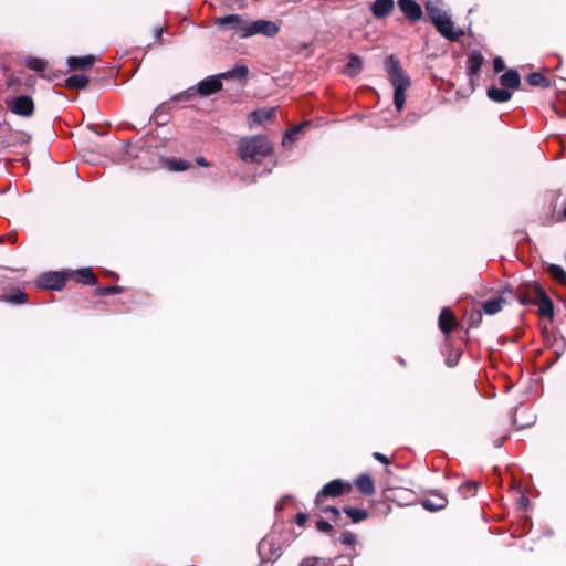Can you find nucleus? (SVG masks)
Listing matches in <instances>:
<instances>
[{
    "mask_svg": "<svg viewBox=\"0 0 566 566\" xmlns=\"http://www.w3.org/2000/svg\"><path fill=\"white\" fill-rule=\"evenodd\" d=\"M433 25L444 39L451 42H457L462 35H464V30L454 25L450 14L442 18Z\"/></svg>",
    "mask_w": 566,
    "mask_h": 566,
    "instance_id": "obj_7",
    "label": "nucleus"
},
{
    "mask_svg": "<svg viewBox=\"0 0 566 566\" xmlns=\"http://www.w3.org/2000/svg\"><path fill=\"white\" fill-rule=\"evenodd\" d=\"M90 80L86 75L74 74L66 80V84L73 88H85Z\"/></svg>",
    "mask_w": 566,
    "mask_h": 566,
    "instance_id": "obj_26",
    "label": "nucleus"
},
{
    "mask_svg": "<svg viewBox=\"0 0 566 566\" xmlns=\"http://www.w3.org/2000/svg\"><path fill=\"white\" fill-rule=\"evenodd\" d=\"M350 490V484L344 482L343 480L335 479L328 483H326L323 489L317 493L315 503L319 505L323 497H335L344 494L346 491Z\"/></svg>",
    "mask_w": 566,
    "mask_h": 566,
    "instance_id": "obj_8",
    "label": "nucleus"
},
{
    "mask_svg": "<svg viewBox=\"0 0 566 566\" xmlns=\"http://www.w3.org/2000/svg\"><path fill=\"white\" fill-rule=\"evenodd\" d=\"M363 67V62L357 55H350L346 65V73L349 76L357 75Z\"/></svg>",
    "mask_w": 566,
    "mask_h": 566,
    "instance_id": "obj_25",
    "label": "nucleus"
},
{
    "mask_svg": "<svg viewBox=\"0 0 566 566\" xmlns=\"http://www.w3.org/2000/svg\"><path fill=\"white\" fill-rule=\"evenodd\" d=\"M518 302L522 305H537L538 314L543 317L552 318L554 315L553 302L536 283L526 285L525 290L518 295Z\"/></svg>",
    "mask_w": 566,
    "mask_h": 566,
    "instance_id": "obj_3",
    "label": "nucleus"
},
{
    "mask_svg": "<svg viewBox=\"0 0 566 566\" xmlns=\"http://www.w3.org/2000/svg\"><path fill=\"white\" fill-rule=\"evenodd\" d=\"M486 94L491 101L496 102V103L507 102L512 97V93L509 90H506L505 87L500 88L496 86H492L488 90Z\"/></svg>",
    "mask_w": 566,
    "mask_h": 566,
    "instance_id": "obj_17",
    "label": "nucleus"
},
{
    "mask_svg": "<svg viewBox=\"0 0 566 566\" xmlns=\"http://www.w3.org/2000/svg\"><path fill=\"white\" fill-rule=\"evenodd\" d=\"M397 4L410 22H417L423 15L422 8L415 0H398Z\"/></svg>",
    "mask_w": 566,
    "mask_h": 566,
    "instance_id": "obj_11",
    "label": "nucleus"
},
{
    "mask_svg": "<svg viewBox=\"0 0 566 566\" xmlns=\"http://www.w3.org/2000/svg\"><path fill=\"white\" fill-rule=\"evenodd\" d=\"M527 82L532 86H547L548 85L546 77L543 74L537 73V72L530 74L527 77Z\"/></svg>",
    "mask_w": 566,
    "mask_h": 566,
    "instance_id": "obj_31",
    "label": "nucleus"
},
{
    "mask_svg": "<svg viewBox=\"0 0 566 566\" xmlns=\"http://www.w3.org/2000/svg\"><path fill=\"white\" fill-rule=\"evenodd\" d=\"M7 105L12 113L20 116H30L34 111L33 101L27 95H20L15 98L8 99Z\"/></svg>",
    "mask_w": 566,
    "mask_h": 566,
    "instance_id": "obj_9",
    "label": "nucleus"
},
{
    "mask_svg": "<svg viewBox=\"0 0 566 566\" xmlns=\"http://www.w3.org/2000/svg\"><path fill=\"white\" fill-rule=\"evenodd\" d=\"M506 295H512V291L503 290L497 297L484 302L482 305L484 313L488 315H494L499 313L503 306L509 303Z\"/></svg>",
    "mask_w": 566,
    "mask_h": 566,
    "instance_id": "obj_12",
    "label": "nucleus"
},
{
    "mask_svg": "<svg viewBox=\"0 0 566 566\" xmlns=\"http://www.w3.org/2000/svg\"><path fill=\"white\" fill-rule=\"evenodd\" d=\"M95 62V56L86 55L82 57L70 56L67 59V65L70 69H86Z\"/></svg>",
    "mask_w": 566,
    "mask_h": 566,
    "instance_id": "obj_19",
    "label": "nucleus"
},
{
    "mask_svg": "<svg viewBox=\"0 0 566 566\" xmlns=\"http://www.w3.org/2000/svg\"><path fill=\"white\" fill-rule=\"evenodd\" d=\"M274 109H258L254 111L250 116V126L261 124L272 117Z\"/></svg>",
    "mask_w": 566,
    "mask_h": 566,
    "instance_id": "obj_22",
    "label": "nucleus"
},
{
    "mask_svg": "<svg viewBox=\"0 0 566 566\" xmlns=\"http://www.w3.org/2000/svg\"><path fill=\"white\" fill-rule=\"evenodd\" d=\"M564 217H565V219H566V208L564 209Z\"/></svg>",
    "mask_w": 566,
    "mask_h": 566,
    "instance_id": "obj_44",
    "label": "nucleus"
},
{
    "mask_svg": "<svg viewBox=\"0 0 566 566\" xmlns=\"http://www.w3.org/2000/svg\"><path fill=\"white\" fill-rule=\"evenodd\" d=\"M500 82L509 91L510 88L517 90L521 85V77L515 70L510 69L501 75Z\"/></svg>",
    "mask_w": 566,
    "mask_h": 566,
    "instance_id": "obj_14",
    "label": "nucleus"
},
{
    "mask_svg": "<svg viewBox=\"0 0 566 566\" xmlns=\"http://www.w3.org/2000/svg\"><path fill=\"white\" fill-rule=\"evenodd\" d=\"M237 151L242 160L256 163L272 155L273 147L265 136L256 135L241 138Z\"/></svg>",
    "mask_w": 566,
    "mask_h": 566,
    "instance_id": "obj_2",
    "label": "nucleus"
},
{
    "mask_svg": "<svg viewBox=\"0 0 566 566\" xmlns=\"http://www.w3.org/2000/svg\"><path fill=\"white\" fill-rule=\"evenodd\" d=\"M339 541L344 545H353L356 542V536L352 532H343L339 536Z\"/></svg>",
    "mask_w": 566,
    "mask_h": 566,
    "instance_id": "obj_34",
    "label": "nucleus"
},
{
    "mask_svg": "<svg viewBox=\"0 0 566 566\" xmlns=\"http://www.w3.org/2000/svg\"><path fill=\"white\" fill-rule=\"evenodd\" d=\"M248 74V67L244 64H235L231 70L218 75L209 76L198 84V93L202 96H209L221 90V80L244 78Z\"/></svg>",
    "mask_w": 566,
    "mask_h": 566,
    "instance_id": "obj_4",
    "label": "nucleus"
},
{
    "mask_svg": "<svg viewBox=\"0 0 566 566\" xmlns=\"http://www.w3.org/2000/svg\"><path fill=\"white\" fill-rule=\"evenodd\" d=\"M216 24L226 30H232L237 32L240 38L245 39V29H248L249 20L241 14H229L216 19Z\"/></svg>",
    "mask_w": 566,
    "mask_h": 566,
    "instance_id": "obj_5",
    "label": "nucleus"
},
{
    "mask_svg": "<svg viewBox=\"0 0 566 566\" xmlns=\"http://www.w3.org/2000/svg\"><path fill=\"white\" fill-rule=\"evenodd\" d=\"M344 512L354 523H359L368 517V512L365 509L346 506Z\"/></svg>",
    "mask_w": 566,
    "mask_h": 566,
    "instance_id": "obj_21",
    "label": "nucleus"
},
{
    "mask_svg": "<svg viewBox=\"0 0 566 566\" xmlns=\"http://www.w3.org/2000/svg\"><path fill=\"white\" fill-rule=\"evenodd\" d=\"M424 7L432 24L449 15V13L442 8L441 0H426Z\"/></svg>",
    "mask_w": 566,
    "mask_h": 566,
    "instance_id": "obj_13",
    "label": "nucleus"
},
{
    "mask_svg": "<svg viewBox=\"0 0 566 566\" xmlns=\"http://www.w3.org/2000/svg\"><path fill=\"white\" fill-rule=\"evenodd\" d=\"M76 274L80 282L88 285H95L97 283V279L90 268L82 269Z\"/></svg>",
    "mask_w": 566,
    "mask_h": 566,
    "instance_id": "obj_27",
    "label": "nucleus"
},
{
    "mask_svg": "<svg viewBox=\"0 0 566 566\" xmlns=\"http://www.w3.org/2000/svg\"><path fill=\"white\" fill-rule=\"evenodd\" d=\"M307 126V123L294 126L293 128L289 129L283 137V145H287L289 143H293L296 139V136L302 129Z\"/></svg>",
    "mask_w": 566,
    "mask_h": 566,
    "instance_id": "obj_30",
    "label": "nucleus"
},
{
    "mask_svg": "<svg viewBox=\"0 0 566 566\" xmlns=\"http://www.w3.org/2000/svg\"><path fill=\"white\" fill-rule=\"evenodd\" d=\"M197 164L200 165V166H208V163L206 161V159L203 157H198L196 159Z\"/></svg>",
    "mask_w": 566,
    "mask_h": 566,
    "instance_id": "obj_42",
    "label": "nucleus"
},
{
    "mask_svg": "<svg viewBox=\"0 0 566 566\" xmlns=\"http://www.w3.org/2000/svg\"><path fill=\"white\" fill-rule=\"evenodd\" d=\"M161 32H163V29H161V28H156V29H155V35H156V36H159V35L161 34Z\"/></svg>",
    "mask_w": 566,
    "mask_h": 566,
    "instance_id": "obj_43",
    "label": "nucleus"
},
{
    "mask_svg": "<svg viewBox=\"0 0 566 566\" xmlns=\"http://www.w3.org/2000/svg\"><path fill=\"white\" fill-rule=\"evenodd\" d=\"M65 284V276L60 272H48L42 274L38 281L36 285L40 289L45 290H61Z\"/></svg>",
    "mask_w": 566,
    "mask_h": 566,
    "instance_id": "obj_10",
    "label": "nucleus"
},
{
    "mask_svg": "<svg viewBox=\"0 0 566 566\" xmlns=\"http://www.w3.org/2000/svg\"><path fill=\"white\" fill-rule=\"evenodd\" d=\"M493 66L495 72H501L504 70L505 65L501 57H495L493 61Z\"/></svg>",
    "mask_w": 566,
    "mask_h": 566,
    "instance_id": "obj_37",
    "label": "nucleus"
},
{
    "mask_svg": "<svg viewBox=\"0 0 566 566\" xmlns=\"http://www.w3.org/2000/svg\"><path fill=\"white\" fill-rule=\"evenodd\" d=\"M394 6V0H375L371 11L376 18H384L392 11Z\"/></svg>",
    "mask_w": 566,
    "mask_h": 566,
    "instance_id": "obj_16",
    "label": "nucleus"
},
{
    "mask_svg": "<svg viewBox=\"0 0 566 566\" xmlns=\"http://www.w3.org/2000/svg\"><path fill=\"white\" fill-rule=\"evenodd\" d=\"M120 291H122V287H119V286H105V287H101L98 290V294L99 295L114 294V293H118Z\"/></svg>",
    "mask_w": 566,
    "mask_h": 566,
    "instance_id": "obj_35",
    "label": "nucleus"
},
{
    "mask_svg": "<svg viewBox=\"0 0 566 566\" xmlns=\"http://www.w3.org/2000/svg\"><path fill=\"white\" fill-rule=\"evenodd\" d=\"M547 272L556 282L562 285H566V272L560 265L549 264L547 266Z\"/></svg>",
    "mask_w": 566,
    "mask_h": 566,
    "instance_id": "obj_23",
    "label": "nucleus"
},
{
    "mask_svg": "<svg viewBox=\"0 0 566 566\" xmlns=\"http://www.w3.org/2000/svg\"><path fill=\"white\" fill-rule=\"evenodd\" d=\"M306 520H307V516L304 513H298L296 516V523L298 525H303L306 522Z\"/></svg>",
    "mask_w": 566,
    "mask_h": 566,
    "instance_id": "obj_40",
    "label": "nucleus"
},
{
    "mask_svg": "<svg viewBox=\"0 0 566 566\" xmlns=\"http://www.w3.org/2000/svg\"><path fill=\"white\" fill-rule=\"evenodd\" d=\"M168 167L170 170L184 171L190 167V163L185 159H170L168 160Z\"/></svg>",
    "mask_w": 566,
    "mask_h": 566,
    "instance_id": "obj_32",
    "label": "nucleus"
},
{
    "mask_svg": "<svg viewBox=\"0 0 566 566\" xmlns=\"http://www.w3.org/2000/svg\"><path fill=\"white\" fill-rule=\"evenodd\" d=\"M322 512H331L333 515H335L336 517H339L340 516V512L337 507L335 506H326V507H322Z\"/></svg>",
    "mask_w": 566,
    "mask_h": 566,
    "instance_id": "obj_38",
    "label": "nucleus"
},
{
    "mask_svg": "<svg viewBox=\"0 0 566 566\" xmlns=\"http://www.w3.org/2000/svg\"><path fill=\"white\" fill-rule=\"evenodd\" d=\"M358 490L365 495H371L375 492L374 480L368 474H361L356 479Z\"/></svg>",
    "mask_w": 566,
    "mask_h": 566,
    "instance_id": "obj_18",
    "label": "nucleus"
},
{
    "mask_svg": "<svg viewBox=\"0 0 566 566\" xmlns=\"http://www.w3.org/2000/svg\"><path fill=\"white\" fill-rule=\"evenodd\" d=\"M476 489H478V483L474 481H468V482L463 483L462 486L460 488V490L464 496L474 495Z\"/></svg>",
    "mask_w": 566,
    "mask_h": 566,
    "instance_id": "obj_33",
    "label": "nucleus"
},
{
    "mask_svg": "<svg viewBox=\"0 0 566 566\" xmlns=\"http://www.w3.org/2000/svg\"><path fill=\"white\" fill-rule=\"evenodd\" d=\"M245 35H248V38L256 34H261L266 38H273L279 33L280 25L271 20H249L248 29H245Z\"/></svg>",
    "mask_w": 566,
    "mask_h": 566,
    "instance_id": "obj_6",
    "label": "nucleus"
},
{
    "mask_svg": "<svg viewBox=\"0 0 566 566\" xmlns=\"http://www.w3.org/2000/svg\"><path fill=\"white\" fill-rule=\"evenodd\" d=\"M448 501L441 495H436L433 499L422 501V506L428 511H439L446 507Z\"/></svg>",
    "mask_w": 566,
    "mask_h": 566,
    "instance_id": "obj_20",
    "label": "nucleus"
},
{
    "mask_svg": "<svg viewBox=\"0 0 566 566\" xmlns=\"http://www.w3.org/2000/svg\"><path fill=\"white\" fill-rule=\"evenodd\" d=\"M385 70L388 74L390 84L394 86V104L400 112L406 102V91L410 87L411 81L403 69L400 66L399 60L394 55H389L385 60Z\"/></svg>",
    "mask_w": 566,
    "mask_h": 566,
    "instance_id": "obj_1",
    "label": "nucleus"
},
{
    "mask_svg": "<svg viewBox=\"0 0 566 566\" xmlns=\"http://www.w3.org/2000/svg\"><path fill=\"white\" fill-rule=\"evenodd\" d=\"M454 325L455 319L453 313L447 307L442 308L439 316V327L442 331V333L446 335L450 334Z\"/></svg>",
    "mask_w": 566,
    "mask_h": 566,
    "instance_id": "obj_15",
    "label": "nucleus"
},
{
    "mask_svg": "<svg viewBox=\"0 0 566 566\" xmlns=\"http://www.w3.org/2000/svg\"><path fill=\"white\" fill-rule=\"evenodd\" d=\"M374 458L384 464H389V459L380 452H375Z\"/></svg>",
    "mask_w": 566,
    "mask_h": 566,
    "instance_id": "obj_39",
    "label": "nucleus"
},
{
    "mask_svg": "<svg viewBox=\"0 0 566 566\" xmlns=\"http://www.w3.org/2000/svg\"><path fill=\"white\" fill-rule=\"evenodd\" d=\"M24 63H25L27 67H29L32 71H36V72H42L48 66V63L45 60L38 59V57H27Z\"/></svg>",
    "mask_w": 566,
    "mask_h": 566,
    "instance_id": "obj_28",
    "label": "nucleus"
},
{
    "mask_svg": "<svg viewBox=\"0 0 566 566\" xmlns=\"http://www.w3.org/2000/svg\"><path fill=\"white\" fill-rule=\"evenodd\" d=\"M27 293H24L21 290H17L14 293L10 295H4L3 300L12 304H23L27 302Z\"/></svg>",
    "mask_w": 566,
    "mask_h": 566,
    "instance_id": "obj_29",
    "label": "nucleus"
},
{
    "mask_svg": "<svg viewBox=\"0 0 566 566\" xmlns=\"http://www.w3.org/2000/svg\"><path fill=\"white\" fill-rule=\"evenodd\" d=\"M316 527L319 532H323V533H328L332 531V525L324 520L317 521Z\"/></svg>",
    "mask_w": 566,
    "mask_h": 566,
    "instance_id": "obj_36",
    "label": "nucleus"
},
{
    "mask_svg": "<svg viewBox=\"0 0 566 566\" xmlns=\"http://www.w3.org/2000/svg\"><path fill=\"white\" fill-rule=\"evenodd\" d=\"M300 566H316L313 560L304 559Z\"/></svg>",
    "mask_w": 566,
    "mask_h": 566,
    "instance_id": "obj_41",
    "label": "nucleus"
},
{
    "mask_svg": "<svg viewBox=\"0 0 566 566\" xmlns=\"http://www.w3.org/2000/svg\"><path fill=\"white\" fill-rule=\"evenodd\" d=\"M483 56L482 54L480 53H473L469 56V60H468V70H469V73L470 74H476L482 64H483Z\"/></svg>",
    "mask_w": 566,
    "mask_h": 566,
    "instance_id": "obj_24",
    "label": "nucleus"
}]
</instances>
